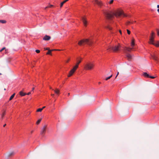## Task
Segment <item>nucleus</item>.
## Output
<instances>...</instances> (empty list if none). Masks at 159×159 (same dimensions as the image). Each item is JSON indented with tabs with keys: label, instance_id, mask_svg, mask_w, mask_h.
<instances>
[{
	"label": "nucleus",
	"instance_id": "f257e3e1",
	"mask_svg": "<svg viewBox=\"0 0 159 159\" xmlns=\"http://www.w3.org/2000/svg\"><path fill=\"white\" fill-rule=\"evenodd\" d=\"M131 46L132 48H127L126 47H122L120 44L118 43L116 45H113L112 46H110L108 47L107 50L109 51H112L114 52H116L120 49L123 50L125 52L127 53L128 52H130L133 48L134 45V40L133 39L131 43Z\"/></svg>",
	"mask_w": 159,
	"mask_h": 159
},
{
	"label": "nucleus",
	"instance_id": "f03ea898",
	"mask_svg": "<svg viewBox=\"0 0 159 159\" xmlns=\"http://www.w3.org/2000/svg\"><path fill=\"white\" fill-rule=\"evenodd\" d=\"M104 13L107 18L109 19L113 18L114 16L117 18L127 16L122 10H118L117 11H106Z\"/></svg>",
	"mask_w": 159,
	"mask_h": 159
},
{
	"label": "nucleus",
	"instance_id": "7ed1b4c3",
	"mask_svg": "<svg viewBox=\"0 0 159 159\" xmlns=\"http://www.w3.org/2000/svg\"><path fill=\"white\" fill-rule=\"evenodd\" d=\"M155 37V33L153 32H152L151 36L150 37L149 43L150 44H153L156 47L159 46V42L157 41L154 42V39Z\"/></svg>",
	"mask_w": 159,
	"mask_h": 159
},
{
	"label": "nucleus",
	"instance_id": "20e7f679",
	"mask_svg": "<svg viewBox=\"0 0 159 159\" xmlns=\"http://www.w3.org/2000/svg\"><path fill=\"white\" fill-rule=\"evenodd\" d=\"M92 41L90 39H83L81 40L80 41L78 42V44L79 45H84L85 44H87L89 45H91L93 43Z\"/></svg>",
	"mask_w": 159,
	"mask_h": 159
},
{
	"label": "nucleus",
	"instance_id": "39448f33",
	"mask_svg": "<svg viewBox=\"0 0 159 159\" xmlns=\"http://www.w3.org/2000/svg\"><path fill=\"white\" fill-rule=\"evenodd\" d=\"M81 62V60L77 61L76 65L73 67V68L70 71L69 73L68 76V77H70L72 75L78 67L79 65Z\"/></svg>",
	"mask_w": 159,
	"mask_h": 159
},
{
	"label": "nucleus",
	"instance_id": "423d86ee",
	"mask_svg": "<svg viewBox=\"0 0 159 159\" xmlns=\"http://www.w3.org/2000/svg\"><path fill=\"white\" fill-rule=\"evenodd\" d=\"M94 66V65L93 62H89L85 65L84 68L86 70H91L93 68Z\"/></svg>",
	"mask_w": 159,
	"mask_h": 159
},
{
	"label": "nucleus",
	"instance_id": "0eeeda50",
	"mask_svg": "<svg viewBox=\"0 0 159 159\" xmlns=\"http://www.w3.org/2000/svg\"><path fill=\"white\" fill-rule=\"evenodd\" d=\"M81 20L83 22L84 25L85 26H86L87 25V21L86 17L84 16L82 17L81 18Z\"/></svg>",
	"mask_w": 159,
	"mask_h": 159
},
{
	"label": "nucleus",
	"instance_id": "6e6552de",
	"mask_svg": "<svg viewBox=\"0 0 159 159\" xmlns=\"http://www.w3.org/2000/svg\"><path fill=\"white\" fill-rule=\"evenodd\" d=\"M46 126H44L42 129L41 131V134L42 135H43V134H44L46 131Z\"/></svg>",
	"mask_w": 159,
	"mask_h": 159
},
{
	"label": "nucleus",
	"instance_id": "1a4fd4ad",
	"mask_svg": "<svg viewBox=\"0 0 159 159\" xmlns=\"http://www.w3.org/2000/svg\"><path fill=\"white\" fill-rule=\"evenodd\" d=\"M95 4H97L98 6H101L102 5V2L98 0H94Z\"/></svg>",
	"mask_w": 159,
	"mask_h": 159
},
{
	"label": "nucleus",
	"instance_id": "9d476101",
	"mask_svg": "<svg viewBox=\"0 0 159 159\" xmlns=\"http://www.w3.org/2000/svg\"><path fill=\"white\" fill-rule=\"evenodd\" d=\"M51 39V37L48 35H46L43 38L44 40H48Z\"/></svg>",
	"mask_w": 159,
	"mask_h": 159
},
{
	"label": "nucleus",
	"instance_id": "9b49d317",
	"mask_svg": "<svg viewBox=\"0 0 159 159\" xmlns=\"http://www.w3.org/2000/svg\"><path fill=\"white\" fill-rule=\"evenodd\" d=\"M126 56L129 60H130L132 58V56L129 53H126Z\"/></svg>",
	"mask_w": 159,
	"mask_h": 159
},
{
	"label": "nucleus",
	"instance_id": "f8f14e48",
	"mask_svg": "<svg viewBox=\"0 0 159 159\" xmlns=\"http://www.w3.org/2000/svg\"><path fill=\"white\" fill-rule=\"evenodd\" d=\"M143 75L144 77L147 78H149V75L146 72L144 73L143 74Z\"/></svg>",
	"mask_w": 159,
	"mask_h": 159
},
{
	"label": "nucleus",
	"instance_id": "ddd939ff",
	"mask_svg": "<svg viewBox=\"0 0 159 159\" xmlns=\"http://www.w3.org/2000/svg\"><path fill=\"white\" fill-rule=\"evenodd\" d=\"M55 93L58 95L59 93V90L58 89H56L54 90Z\"/></svg>",
	"mask_w": 159,
	"mask_h": 159
},
{
	"label": "nucleus",
	"instance_id": "4468645a",
	"mask_svg": "<svg viewBox=\"0 0 159 159\" xmlns=\"http://www.w3.org/2000/svg\"><path fill=\"white\" fill-rule=\"evenodd\" d=\"M20 96H25V95H26V93H23V92L22 91H20Z\"/></svg>",
	"mask_w": 159,
	"mask_h": 159
},
{
	"label": "nucleus",
	"instance_id": "2eb2a0df",
	"mask_svg": "<svg viewBox=\"0 0 159 159\" xmlns=\"http://www.w3.org/2000/svg\"><path fill=\"white\" fill-rule=\"evenodd\" d=\"M15 93H14L9 98V100H11L13 98L15 95Z\"/></svg>",
	"mask_w": 159,
	"mask_h": 159
},
{
	"label": "nucleus",
	"instance_id": "dca6fc26",
	"mask_svg": "<svg viewBox=\"0 0 159 159\" xmlns=\"http://www.w3.org/2000/svg\"><path fill=\"white\" fill-rule=\"evenodd\" d=\"M6 110H3L2 114V117H3L6 114Z\"/></svg>",
	"mask_w": 159,
	"mask_h": 159
},
{
	"label": "nucleus",
	"instance_id": "f3484780",
	"mask_svg": "<svg viewBox=\"0 0 159 159\" xmlns=\"http://www.w3.org/2000/svg\"><path fill=\"white\" fill-rule=\"evenodd\" d=\"M41 119H39L36 122V124L37 125H39L40 123V122L41 121Z\"/></svg>",
	"mask_w": 159,
	"mask_h": 159
},
{
	"label": "nucleus",
	"instance_id": "a211bd4d",
	"mask_svg": "<svg viewBox=\"0 0 159 159\" xmlns=\"http://www.w3.org/2000/svg\"><path fill=\"white\" fill-rule=\"evenodd\" d=\"M0 22L2 23H5L6 21L4 20H0Z\"/></svg>",
	"mask_w": 159,
	"mask_h": 159
},
{
	"label": "nucleus",
	"instance_id": "6ab92c4d",
	"mask_svg": "<svg viewBox=\"0 0 159 159\" xmlns=\"http://www.w3.org/2000/svg\"><path fill=\"white\" fill-rule=\"evenodd\" d=\"M42 110H43V108H39L36 111L38 112H41L42 111Z\"/></svg>",
	"mask_w": 159,
	"mask_h": 159
},
{
	"label": "nucleus",
	"instance_id": "aec40b11",
	"mask_svg": "<svg viewBox=\"0 0 159 159\" xmlns=\"http://www.w3.org/2000/svg\"><path fill=\"white\" fill-rule=\"evenodd\" d=\"M112 76V74L109 77H106V78L105 79V80H108L109 79H110Z\"/></svg>",
	"mask_w": 159,
	"mask_h": 159
},
{
	"label": "nucleus",
	"instance_id": "412c9836",
	"mask_svg": "<svg viewBox=\"0 0 159 159\" xmlns=\"http://www.w3.org/2000/svg\"><path fill=\"white\" fill-rule=\"evenodd\" d=\"M113 1H114L113 0H111L110 1V2H109V4H112L113 2Z\"/></svg>",
	"mask_w": 159,
	"mask_h": 159
},
{
	"label": "nucleus",
	"instance_id": "4be33fe9",
	"mask_svg": "<svg viewBox=\"0 0 159 159\" xmlns=\"http://www.w3.org/2000/svg\"><path fill=\"white\" fill-rule=\"evenodd\" d=\"M5 47L3 48L1 50H0V52H2V51L5 49Z\"/></svg>",
	"mask_w": 159,
	"mask_h": 159
},
{
	"label": "nucleus",
	"instance_id": "5701e85b",
	"mask_svg": "<svg viewBox=\"0 0 159 159\" xmlns=\"http://www.w3.org/2000/svg\"><path fill=\"white\" fill-rule=\"evenodd\" d=\"M36 52L37 53H39L40 52V51L39 50H35Z\"/></svg>",
	"mask_w": 159,
	"mask_h": 159
},
{
	"label": "nucleus",
	"instance_id": "b1692460",
	"mask_svg": "<svg viewBox=\"0 0 159 159\" xmlns=\"http://www.w3.org/2000/svg\"><path fill=\"white\" fill-rule=\"evenodd\" d=\"M157 34L159 36V30L158 29H157Z\"/></svg>",
	"mask_w": 159,
	"mask_h": 159
},
{
	"label": "nucleus",
	"instance_id": "393cba45",
	"mask_svg": "<svg viewBox=\"0 0 159 159\" xmlns=\"http://www.w3.org/2000/svg\"><path fill=\"white\" fill-rule=\"evenodd\" d=\"M127 33L128 34H130V31L129 30H127Z\"/></svg>",
	"mask_w": 159,
	"mask_h": 159
},
{
	"label": "nucleus",
	"instance_id": "a878e982",
	"mask_svg": "<svg viewBox=\"0 0 159 159\" xmlns=\"http://www.w3.org/2000/svg\"><path fill=\"white\" fill-rule=\"evenodd\" d=\"M149 78H152V79H154L155 78V76H149Z\"/></svg>",
	"mask_w": 159,
	"mask_h": 159
},
{
	"label": "nucleus",
	"instance_id": "bb28decb",
	"mask_svg": "<svg viewBox=\"0 0 159 159\" xmlns=\"http://www.w3.org/2000/svg\"><path fill=\"white\" fill-rule=\"evenodd\" d=\"M64 3H63V2H61L60 4V7H61L63 6V5L64 4Z\"/></svg>",
	"mask_w": 159,
	"mask_h": 159
},
{
	"label": "nucleus",
	"instance_id": "cd10ccee",
	"mask_svg": "<svg viewBox=\"0 0 159 159\" xmlns=\"http://www.w3.org/2000/svg\"><path fill=\"white\" fill-rule=\"evenodd\" d=\"M51 53V51L49 50L47 54H50Z\"/></svg>",
	"mask_w": 159,
	"mask_h": 159
},
{
	"label": "nucleus",
	"instance_id": "c85d7f7f",
	"mask_svg": "<svg viewBox=\"0 0 159 159\" xmlns=\"http://www.w3.org/2000/svg\"><path fill=\"white\" fill-rule=\"evenodd\" d=\"M69 0H65L64 1L62 2H63V3H65V2H66L68 1Z\"/></svg>",
	"mask_w": 159,
	"mask_h": 159
},
{
	"label": "nucleus",
	"instance_id": "c756f323",
	"mask_svg": "<svg viewBox=\"0 0 159 159\" xmlns=\"http://www.w3.org/2000/svg\"><path fill=\"white\" fill-rule=\"evenodd\" d=\"M108 28L109 30H112V28L111 27H108Z\"/></svg>",
	"mask_w": 159,
	"mask_h": 159
},
{
	"label": "nucleus",
	"instance_id": "7c9ffc66",
	"mask_svg": "<svg viewBox=\"0 0 159 159\" xmlns=\"http://www.w3.org/2000/svg\"><path fill=\"white\" fill-rule=\"evenodd\" d=\"M30 94H31V92H29L27 94H27V95H30Z\"/></svg>",
	"mask_w": 159,
	"mask_h": 159
},
{
	"label": "nucleus",
	"instance_id": "2f4dec72",
	"mask_svg": "<svg viewBox=\"0 0 159 159\" xmlns=\"http://www.w3.org/2000/svg\"><path fill=\"white\" fill-rule=\"evenodd\" d=\"M119 32L120 33V34H122V32H121V30H119Z\"/></svg>",
	"mask_w": 159,
	"mask_h": 159
},
{
	"label": "nucleus",
	"instance_id": "473e14b6",
	"mask_svg": "<svg viewBox=\"0 0 159 159\" xmlns=\"http://www.w3.org/2000/svg\"><path fill=\"white\" fill-rule=\"evenodd\" d=\"M119 72H118L117 73V75L116 77V78L117 76H118V75H119Z\"/></svg>",
	"mask_w": 159,
	"mask_h": 159
},
{
	"label": "nucleus",
	"instance_id": "72a5a7b5",
	"mask_svg": "<svg viewBox=\"0 0 159 159\" xmlns=\"http://www.w3.org/2000/svg\"><path fill=\"white\" fill-rule=\"evenodd\" d=\"M154 59L155 60H157V58H156V57H154Z\"/></svg>",
	"mask_w": 159,
	"mask_h": 159
},
{
	"label": "nucleus",
	"instance_id": "f704fd0d",
	"mask_svg": "<svg viewBox=\"0 0 159 159\" xmlns=\"http://www.w3.org/2000/svg\"><path fill=\"white\" fill-rule=\"evenodd\" d=\"M157 7L158 8H159V5H157Z\"/></svg>",
	"mask_w": 159,
	"mask_h": 159
},
{
	"label": "nucleus",
	"instance_id": "c9c22d12",
	"mask_svg": "<svg viewBox=\"0 0 159 159\" xmlns=\"http://www.w3.org/2000/svg\"><path fill=\"white\" fill-rule=\"evenodd\" d=\"M45 106H44V107H43V108H43V109H44V108H45Z\"/></svg>",
	"mask_w": 159,
	"mask_h": 159
},
{
	"label": "nucleus",
	"instance_id": "e433bc0d",
	"mask_svg": "<svg viewBox=\"0 0 159 159\" xmlns=\"http://www.w3.org/2000/svg\"><path fill=\"white\" fill-rule=\"evenodd\" d=\"M157 11H158V13H159V9H157Z\"/></svg>",
	"mask_w": 159,
	"mask_h": 159
},
{
	"label": "nucleus",
	"instance_id": "4c0bfd02",
	"mask_svg": "<svg viewBox=\"0 0 159 159\" xmlns=\"http://www.w3.org/2000/svg\"><path fill=\"white\" fill-rule=\"evenodd\" d=\"M34 88H33V89H32V91H33V90H34Z\"/></svg>",
	"mask_w": 159,
	"mask_h": 159
},
{
	"label": "nucleus",
	"instance_id": "58836bf2",
	"mask_svg": "<svg viewBox=\"0 0 159 159\" xmlns=\"http://www.w3.org/2000/svg\"><path fill=\"white\" fill-rule=\"evenodd\" d=\"M6 124H4V125H3V127H4L6 126Z\"/></svg>",
	"mask_w": 159,
	"mask_h": 159
},
{
	"label": "nucleus",
	"instance_id": "ea45409f",
	"mask_svg": "<svg viewBox=\"0 0 159 159\" xmlns=\"http://www.w3.org/2000/svg\"><path fill=\"white\" fill-rule=\"evenodd\" d=\"M69 95H70V93H68V96H69Z\"/></svg>",
	"mask_w": 159,
	"mask_h": 159
},
{
	"label": "nucleus",
	"instance_id": "a19ab883",
	"mask_svg": "<svg viewBox=\"0 0 159 159\" xmlns=\"http://www.w3.org/2000/svg\"><path fill=\"white\" fill-rule=\"evenodd\" d=\"M54 95V94H52V96H53Z\"/></svg>",
	"mask_w": 159,
	"mask_h": 159
},
{
	"label": "nucleus",
	"instance_id": "79ce46f5",
	"mask_svg": "<svg viewBox=\"0 0 159 159\" xmlns=\"http://www.w3.org/2000/svg\"><path fill=\"white\" fill-rule=\"evenodd\" d=\"M101 83L100 82H99L98 83H99V84H101Z\"/></svg>",
	"mask_w": 159,
	"mask_h": 159
},
{
	"label": "nucleus",
	"instance_id": "37998d69",
	"mask_svg": "<svg viewBox=\"0 0 159 159\" xmlns=\"http://www.w3.org/2000/svg\"><path fill=\"white\" fill-rule=\"evenodd\" d=\"M52 5H51V6H50V7H52Z\"/></svg>",
	"mask_w": 159,
	"mask_h": 159
}]
</instances>
